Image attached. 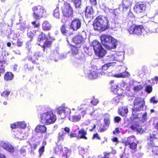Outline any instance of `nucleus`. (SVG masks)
Segmentation results:
<instances>
[{"label":"nucleus","instance_id":"46","mask_svg":"<svg viewBox=\"0 0 158 158\" xmlns=\"http://www.w3.org/2000/svg\"><path fill=\"white\" fill-rule=\"evenodd\" d=\"M26 147H27V146H23L20 150V153L21 154L23 155V156H24L25 155L26 150L25 148Z\"/></svg>","mask_w":158,"mask_h":158},{"label":"nucleus","instance_id":"47","mask_svg":"<svg viewBox=\"0 0 158 158\" xmlns=\"http://www.w3.org/2000/svg\"><path fill=\"white\" fill-rule=\"evenodd\" d=\"M44 148L41 147L39 150V157H40L44 151Z\"/></svg>","mask_w":158,"mask_h":158},{"label":"nucleus","instance_id":"20","mask_svg":"<svg viewBox=\"0 0 158 158\" xmlns=\"http://www.w3.org/2000/svg\"><path fill=\"white\" fill-rule=\"evenodd\" d=\"M131 3L129 0H123L122 2L123 10H127L131 5Z\"/></svg>","mask_w":158,"mask_h":158},{"label":"nucleus","instance_id":"34","mask_svg":"<svg viewBox=\"0 0 158 158\" xmlns=\"http://www.w3.org/2000/svg\"><path fill=\"white\" fill-rule=\"evenodd\" d=\"M61 31L62 33L64 35L68 36L69 35L70 33L67 30L64 25H63L62 26V27L61 28Z\"/></svg>","mask_w":158,"mask_h":158},{"label":"nucleus","instance_id":"62","mask_svg":"<svg viewBox=\"0 0 158 158\" xmlns=\"http://www.w3.org/2000/svg\"><path fill=\"white\" fill-rule=\"evenodd\" d=\"M96 124H94V125L93 126V127L90 129H89V131H92L94 130L95 129V128H96Z\"/></svg>","mask_w":158,"mask_h":158},{"label":"nucleus","instance_id":"4","mask_svg":"<svg viewBox=\"0 0 158 158\" xmlns=\"http://www.w3.org/2000/svg\"><path fill=\"white\" fill-rule=\"evenodd\" d=\"M56 120V115L51 111L44 113L41 116V122L44 124L49 125L53 124Z\"/></svg>","mask_w":158,"mask_h":158},{"label":"nucleus","instance_id":"35","mask_svg":"<svg viewBox=\"0 0 158 158\" xmlns=\"http://www.w3.org/2000/svg\"><path fill=\"white\" fill-rule=\"evenodd\" d=\"M53 15L56 19H58L60 18V13L58 8L56 7L54 10Z\"/></svg>","mask_w":158,"mask_h":158},{"label":"nucleus","instance_id":"30","mask_svg":"<svg viewBox=\"0 0 158 158\" xmlns=\"http://www.w3.org/2000/svg\"><path fill=\"white\" fill-rule=\"evenodd\" d=\"M87 133L86 131H85L84 129H82L81 130H80V134L81 135L80 136V138H82L85 139H87V137L86 136Z\"/></svg>","mask_w":158,"mask_h":158},{"label":"nucleus","instance_id":"26","mask_svg":"<svg viewBox=\"0 0 158 158\" xmlns=\"http://www.w3.org/2000/svg\"><path fill=\"white\" fill-rule=\"evenodd\" d=\"M47 130L46 127L44 125H38L35 129L36 131L37 132H40L44 133Z\"/></svg>","mask_w":158,"mask_h":158},{"label":"nucleus","instance_id":"43","mask_svg":"<svg viewBox=\"0 0 158 158\" xmlns=\"http://www.w3.org/2000/svg\"><path fill=\"white\" fill-rule=\"evenodd\" d=\"M148 114L146 112H145L142 115V122H144L147 121V119Z\"/></svg>","mask_w":158,"mask_h":158},{"label":"nucleus","instance_id":"53","mask_svg":"<svg viewBox=\"0 0 158 158\" xmlns=\"http://www.w3.org/2000/svg\"><path fill=\"white\" fill-rule=\"evenodd\" d=\"M52 56L53 57L57 58L59 57V54L57 51H56L53 52Z\"/></svg>","mask_w":158,"mask_h":158},{"label":"nucleus","instance_id":"10","mask_svg":"<svg viewBox=\"0 0 158 158\" xmlns=\"http://www.w3.org/2000/svg\"><path fill=\"white\" fill-rule=\"evenodd\" d=\"M136 140L134 136L128 137L127 140L124 142L126 146L129 145V148L132 150H135L137 148L138 142H135Z\"/></svg>","mask_w":158,"mask_h":158},{"label":"nucleus","instance_id":"44","mask_svg":"<svg viewBox=\"0 0 158 158\" xmlns=\"http://www.w3.org/2000/svg\"><path fill=\"white\" fill-rule=\"evenodd\" d=\"M39 142H37L36 143L33 144L32 146L30 143H29V144L28 146H29V147L32 148L34 150H35L36 149L37 146L39 144Z\"/></svg>","mask_w":158,"mask_h":158},{"label":"nucleus","instance_id":"32","mask_svg":"<svg viewBox=\"0 0 158 158\" xmlns=\"http://www.w3.org/2000/svg\"><path fill=\"white\" fill-rule=\"evenodd\" d=\"M143 89V86L141 85H135L133 88V90L136 92H139L142 90Z\"/></svg>","mask_w":158,"mask_h":158},{"label":"nucleus","instance_id":"28","mask_svg":"<svg viewBox=\"0 0 158 158\" xmlns=\"http://www.w3.org/2000/svg\"><path fill=\"white\" fill-rule=\"evenodd\" d=\"M42 28L44 30H49L51 28V26L48 22L44 21L42 24Z\"/></svg>","mask_w":158,"mask_h":158},{"label":"nucleus","instance_id":"48","mask_svg":"<svg viewBox=\"0 0 158 158\" xmlns=\"http://www.w3.org/2000/svg\"><path fill=\"white\" fill-rule=\"evenodd\" d=\"M91 103L92 104L95 106L98 103V101L97 99L94 98L91 101Z\"/></svg>","mask_w":158,"mask_h":158},{"label":"nucleus","instance_id":"49","mask_svg":"<svg viewBox=\"0 0 158 158\" xmlns=\"http://www.w3.org/2000/svg\"><path fill=\"white\" fill-rule=\"evenodd\" d=\"M10 92L6 90L3 92L1 94L2 96L7 97L10 93Z\"/></svg>","mask_w":158,"mask_h":158},{"label":"nucleus","instance_id":"22","mask_svg":"<svg viewBox=\"0 0 158 158\" xmlns=\"http://www.w3.org/2000/svg\"><path fill=\"white\" fill-rule=\"evenodd\" d=\"M122 68L120 69V71L121 72L119 73L118 74H116L114 75V77H122L124 78L127 77L129 75V74L126 69H125L123 71H121V70L122 69Z\"/></svg>","mask_w":158,"mask_h":158},{"label":"nucleus","instance_id":"52","mask_svg":"<svg viewBox=\"0 0 158 158\" xmlns=\"http://www.w3.org/2000/svg\"><path fill=\"white\" fill-rule=\"evenodd\" d=\"M79 1V0H74V3L75 7H76V8L79 7V3H78Z\"/></svg>","mask_w":158,"mask_h":158},{"label":"nucleus","instance_id":"16","mask_svg":"<svg viewBox=\"0 0 158 158\" xmlns=\"http://www.w3.org/2000/svg\"><path fill=\"white\" fill-rule=\"evenodd\" d=\"M128 110L127 106H123L119 107L118 110V114L122 117H126Z\"/></svg>","mask_w":158,"mask_h":158},{"label":"nucleus","instance_id":"64","mask_svg":"<svg viewBox=\"0 0 158 158\" xmlns=\"http://www.w3.org/2000/svg\"><path fill=\"white\" fill-rule=\"evenodd\" d=\"M64 131L67 133H69L70 131V129L68 127H65L64 128Z\"/></svg>","mask_w":158,"mask_h":158},{"label":"nucleus","instance_id":"63","mask_svg":"<svg viewBox=\"0 0 158 158\" xmlns=\"http://www.w3.org/2000/svg\"><path fill=\"white\" fill-rule=\"evenodd\" d=\"M32 23L34 26L35 27H38L39 26L38 23L37 24H36L35 22H33Z\"/></svg>","mask_w":158,"mask_h":158},{"label":"nucleus","instance_id":"6","mask_svg":"<svg viewBox=\"0 0 158 158\" xmlns=\"http://www.w3.org/2000/svg\"><path fill=\"white\" fill-rule=\"evenodd\" d=\"M32 10L33 12V16L35 19H38L45 15L46 11L42 6L38 5L33 7Z\"/></svg>","mask_w":158,"mask_h":158},{"label":"nucleus","instance_id":"13","mask_svg":"<svg viewBox=\"0 0 158 158\" xmlns=\"http://www.w3.org/2000/svg\"><path fill=\"white\" fill-rule=\"evenodd\" d=\"M0 146L3 149L9 152L13 153L15 151L14 147L8 142L4 141H1Z\"/></svg>","mask_w":158,"mask_h":158},{"label":"nucleus","instance_id":"59","mask_svg":"<svg viewBox=\"0 0 158 158\" xmlns=\"http://www.w3.org/2000/svg\"><path fill=\"white\" fill-rule=\"evenodd\" d=\"M90 3L92 6H96L97 4V1H95L94 2H90Z\"/></svg>","mask_w":158,"mask_h":158},{"label":"nucleus","instance_id":"38","mask_svg":"<svg viewBox=\"0 0 158 158\" xmlns=\"http://www.w3.org/2000/svg\"><path fill=\"white\" fill-rule=\"evenodd\" d=\"M69 119L73 122H77L79 120V117L78 115H73Z\"/></svg>","mask_w":158,"mask_h":158},{"label":"nucleus","instance_id":"36","mask_svg":"<svg viewBox=\"0 0 158 158\" xmlns=\"http://www.w3.org/2000/svg\"><path fill=\"white\" fill-rule=\"evenodd\" d=\"M73 48L72 49V54L73 56H75L78 53V50L77 49V48H78V46H73Z\"/></svg>","mask_w":158,"mask_h":158},{"label":"nucleus","instance_id":"39","mask_svg":"<svg viewBox=\"0 0 158 158\" xmlns=\"http://www.w3.org/2000/svg\"><path fill=\"white\" fill-rule=\"evenodd\" d=\"M158 137L156 134H150L148 139L151 141H152L155 139H158Z\"/></svg>","mask_w":158,"mask_h":158},{"label":"nucleus","instance_id":"31","mask_svg":"<svg viewBox=\"0 0 158 158\" xmlns=\"http://www.w3.org/2000/svg\"><path fill=\"white\" fill-rule=\"evenodd\" d=\"M115 63L114 62H109L108 63L102 66V69L104 71L106 70L110 66H113V64Z\"/></svg>","mask_w":158,"mask_h":158},{"label":"nucleus","instance_id":"61","mask_svg":"<svg viewBox=\"0 0 158 158\" xmlns=\"http://www.w3.org/2000/svg\"><path fill=\"white\" fill-rule=\"evenodd\" d=\"M154 128L156 130H158V122L154 125Z\"/></svg>","mask_w":158,"mask_h":158},{"label":"nucleus","instance_id":"27","mask_svg":"<svg viewBox=\"0 0 158 158\" xmlns=\"http://www.w3.org/2000/svg\"><path fill=\"white\" fill-rule=\"evenodd\" d=\"M41 55V54L40 52L38 51L34 53L33 56L31 58H28V60L32 61H35L38 59V57L40 56Z\"/></svg>","mask_w":158,"mask_h":158},{"label":"nucleus","instance_id":"51","mask_svg":"<svg viewBox=\"0 0 158 158\" xmlns=\"http://www.w3.org/2000/svg\"><path fill=\"white\" fill-rule=\"evenodd\" d=\"M121 118L118 116H115L114 118V121L116 123H118L121 121Z\"/></svg>","mask_w":158,"mask_h":158},{"label":"nucleus","instance_id":"57","mask_svg":"<svg viewBox=\"0 0 158 158\" xmlns=\"http://www.w3.org/2000/svg\"><path fill=\"white\" fill-rule=\"evenodd\" d=\"M112 140L113 142H116L117 143L118 142V138L116 137H114L112 139Z\"/></svg>","mask_w":158,"mask_h":158},{"label":"nucleus","instance_id":"2","mask_svg":"<svg viewBox=\"0 0 158 158\" xmlns=\"http://www.w3.org/2000/svg\"><path fill=\"white\" fill-rule=\"evenodd\" d=\"M95 30L103 31L110 27L109 21L107 18L102 15L98 16L93 24Z\"/></svg>","mask_w":158,"mask_h":158},{"label":"nucleus","instance_id":"24","mask_svg":"<svg viewBox=\"0 0 158 158\" xmlns=\"http://www.w3.org/2000/svg\"><path fill=\"white\" fill-rule=\"evenodd\" d=\"M98 77V74L96 71H90L88 74V77L90 79H93L97 78Z\"/></svg>","mask_w":158,"mask_h":158},{"label":"nucleus","instance_id":"55","mask_svg":"<svg viewBox=\"0 0 158 158\" xmlns=\"http://www.w3.org/2000/svg\"><path fill=\"white\" fill-rule=\"evenodd\" d=\"M120 158H129V157L128 156H126L125 153L123 152L120 155Z\"/></svg>","mask_w":158,"mask_h":158},{"label":"nucleus","instance_id":"15","mask_svg":"<svg viewBox=\"0 0 158 158\" xmlns=\"http://www.w3.org/2000/svg\"><path fill=\"white\" fill-rule=\"evenodd\" d=\"M62 150L63 151V153L62 158H68L67 154V152L68 151L67 148H64L63 149L61 145H58L55 148V152L56 154H58L59 152H61Z\"/></svg>","mask_w":158,"mask_h":158},{"label":"nucleus","instance_id":"18","mask_svg":"<svg viewBox=\"0 0 158 158\" xmlns=\"http://www.w3.org/2000/svg\"><path fill=\"white\" fill-rule=\"evenodd\" d=\"M79 20L75 19L72 22L70 26V28L74 31L77 30L79 27Z\"/></svg>","mask_w":158,"mask_h":158},{"label":"nucleus","instance_id":"37","mask_svg":"<svg viewBox=\"0 0 158 158\" xmlns=\"http://www.w3.org/2000/svg\"><path fill=\"white\" fill-rule=\"evenodd\" d=\"M65 135V133L63 131L60 132L58 134L57 139L59 141L60 140L63 141L64 138V136Z\"/></svg>","mask_w":158,"mask_h":158},{"label":"nucleus","instance_id":"19","mask_svg":"<svg viewBox=\"0 0 158 158\" xmlns=\"http://www.w3.org/2000/svg\"><path fill=\"white\" fill-rule=\"evenodd\" d=\"M149 146L152 150V154L158 156V146H155L153 143L152 142L149 144Z\"/></svg>","mask_w":158,"mask_h":158},{"label":"nucleus","instance_id":"40","mask_svg":"<svg viewBox=\"0 0 158 158\" xmlns=\"http://www.w3.org/2000/svg\"><path fill=\"white\" fill-rule=\"evenodd\" d=\"M73 42L76 44V46H78L79 42V36L76 35L73 37L72 40Z\"/></svg>","mask_w":158,"mask_h":158},{"label":"nucleus","instance_id":"9","mask_svg":"<svg viewBox=\"0 0 158 158\" xmlns=\"http://www.w3.org/2000/svg\"><path fill=\"white\" fill-rule=\"evenodd\" d=\"M55 111L57 114L60 115L61 118H65L69 115L71 112L69 109L62 106L56 107Z\"/></svg>","mask_w":158,"mask_h":158},{"label":"nucleus","instance_id":"23","mask_svg":"<svg viewBox=\"0 0 158 158\" xmlns=\"http://www.w3.org/2000/svg\"><path fill=\"white\" fill-rule=\"evenodd\" d=\"M92 7H86L85 9V16L86 18H90L92 17Z\"/></svg>","mask_w":158,"mask_h":158},{"label":"nucleus","instance_id":"33","mask_svg":"<svg viewBox=\"0 0 158 158\" xmlns=\"http://www.w3.org/2000/svg\"><path fill=\"white\" fill-rule=\"evenodd\" d=\"M116 55L115 54L109 55L106 58V60L110 61V62H113V61L115 60H116Z\"/></svg>","mask_w":158,"mask_h":158},{"label":"nucleus","instance_id":"11","mask_svg":"<svg viewBox=\"0 0 158 158\" xmlns=\"http://www.w3.org/2000/svg\"><path fill=\"white\" fill-rule=\"evenodd\" d=\"M62 13L65 17H72L73 15V10L69 4L64 2V6L62 8Z\"/></svg>","mask_w":158,"mask_h":158},{"label":"nucleus","instance_id":"54","mask_svg":"<svg viewBox=\"0 0 158 158\" xmlns=\"http://www.w3.org/2000/svg\"><path fill=\"white\" fill-rule=\"evenodd\" d=\"M69 137L71 138L74 137H76L77 136V135L76 133H71L69 135Z\"/></svg>","mask_w":158,"mask_h":158},{"label":"nucleus","instance_id":"21","mask_svg":"<svg viewBox=\"0 0 158 158\" xmlns=\"http://www.w3.org/2000/svg\"><path fill=\"white\" fill-rule=\"evenodd\" d=\"M104 116V124L109 127L110 124V116L108 114L106 113L105 114Z\"/></svg>","mask_w":158,"mask_h":158},{"label":"nucleus","instance_id":"58","mask_svg":"<svg viewBox=\"0 0 158 158\" xmlns=\"http://www.w3.org/2000/svg\"><path fill=\"white\" fill-rule=\"evenodd\" d=\"M120 132L119 129L118 127H116L115 129V131H113V133L114 134H115L116 133H118Z\"/></svg>","mask_w":158,"mask_h":158},{"label":"nucleus","instance_id":"8","mask_svg":"<svg viewBox=\"0 0 158 158\" xmlns=\"http://www.w3.org/2000/svg\"><path fill=\"white\" fill-rule=\"evenodd\" d=\"M52 42L49 39L45 37V35L42 32L40 33L38 37V44L39 45L45 48L48 47L51 44Z\"/></svg>","mask_w":158,"mask_h":158},{"label":"nucleus","instance_id":"60","mask_svg":"<svg viewBox=\"0 0 158 158\" xmlns=\"http://www.w3.org/2000/svg\"><path fill=\"white\" fill-rule=\"evenodd\" d=\"M18 66L17 64H15L13 67V69L14 71H17L18 70Z\"/></svg>","mask_w":158,"mask_h":158},{"label":"nucleus","instance_id":"25","mask_svg":"<svg viewBox=\"0 0 158 158\" xmlns=\"http://www.w3.org/2000/svg\"><path fill=\"white\" fill-rule=\"evenodd\" d=\"M6 64V62L5 60L0 59V76L1 74L5 72L4 68Z\"/></svg>","mask_w":158,"mask_h":158},{"label":"nucleus","instance_id":"17","mask_svg":"<svg viewBox=\"0 0 158 158\" xmlns=\"http://www.w3.org/2000/svg\"><path fill=\"white\" fill-rule=\"evenodd\" d=\"M10 126L12 129L24 128L26 126V124L24 121L17 122L12 124Z\"/></svg>","mask_w":158,"mask_h":158},{"label":"nucleus","instance_id":"5","mask_svg":"<svg viewBox=\"0 0 158 158\" xmlns=\"http://www.w3.org/2000/svg\"><path fill=\"white\" fill-rule=\"evenodd\" d=\"M92 46L96 55L101 57L104 56L106 52V50L102 48L101 44L99 42L94 40L92 43Z\"/></svg>","mask_w":158,"mask_h":158},{"label":"nucleus","instance_id":"1","mask_svg":"<svg viewBox=\"0 0 158 158\" xmlns=\"http://www.w3.org/2000/svg\"><path fill=\"white\" fill-rule=\"evenodd\" d=\"M145 103L143 99L139 97H136L134 101L133 106L131 109V117L133 119L139 118V113L140 112L143 110Z\"/></svg>","mask_w":158,"mask_h":158},{"label":"nucleus","instance_id":"56","mask_svg":"<svg viewBox=\"0 0 158 158\" xmlns=\"http://www.w3.org/2000/svg\"><path fill=\"white\" fill-rule=\"evenodd\" d=\"M110 154V153H105L104 156L102 158H109V157Z\"/></svg>","mask_w":158,"mask_h":158},{"label":"nucleus","instance_id":"7","mask_svg":"<svg viewBox=\"0 0 158 158\" xmlns=\"http://www.w3.org/2000/svg\"><path fill=\"white\" fill-rule=\"evenodd\" d=\"M143 27L142 25H136L133 24L127 29V31L131 34L141 35Z\"/></svg>","mask_w":158,"mask_h":158},{"label":"nucleus","instance_id":"41","mask_svg":"<svg viewBox=\"0 0 158 158\" xmlns=\"http://www.w3.org/2000/svg\"><path fill=\"white\" fill-rule=\"evenodd\" d=\"M152 88L150 85H147L145 89V91L148 94H150L152 92Z\"/></svg>","mask_w":158,"mask_h":158},{"label":"nucleus","instance_id":"50","mask_svg":"<svg viewBox=\"0 0 158 158\" xmlns=\"http://www.w3.org/2000/svg\"><path fill=\"white\" fill-rule=\"evenodd\" d=\"M95 138H97L98 140L101 139L100 137L99 136V135L98 133L94 134L93 135V139H95Z\"/></svg>","mask_w":158,"mask_h":158},{"label":"nucleus","instance_id":"42","mask_svg":"<svg viewBox=\"0 0 158 158\" xmlns=\"http://www.w3.org/2000/svg\"><path fill=\"white\" fill-rule=\"evenodd\" d=\"M108 127L104 124L102 127H100L98 130V131L100 132H105L108 129Z\"/></svg>","mask_w":158,"mask_h":158},{"label":"nucleus","instance_id":"14","mask_svg":"<svg viewBox=\"0 0 158 158\" xmlns=\"http://www.w3.org/2000/svg\"><path fill=\"white\" fill-rule=\"evenodd\" d=\"M130 128L134 131H135L139 133H142L143 131L141 126L140 125L137 121L133 122L132 125L130 126Z\"/></svg>","mask_w":158,"mask_h":158},{"label":"nucleus","instance_id":"3","mask_svg":"<svg viewBox=\"0 0 158 158\" xmlns=\"http://www.w3.org/2000/svg\"><path fill=\"white\" fill-rule=\"evenodd\" d=\"M100 38L101 43L106 49L111 50L116 47L117 42L111 36L108 35L102 34Z\"/></svg>","mask_w":158,"mask_h":158},{"label":"nucleus","instance_id":"12","mask_svg":"<svg viewBox=\"0 0 158 158\" xmlns=\"http://www.w3.org/2000/svg\"><path fill=\"white\" fill-rule=\"evenodd\" d=\"M146 7V4L143 3H137L134 7V11L138 14L144 13Z\"/></svg>","mask_w":158,"mask_h":158},{"label":"nucleus","instance_id":"45","mask_svg":"<svg viewBox=\"0 0 158 158\" xmlns=\"http://www.w3.org/2000/svg\"><path fill=\"white\" fill-rule=\"evenodd\" d=\"M150 103L153 104H156L158 102V100L156 99V98L155 96L152 97L150 100Z\"/></svg>","mask_w":158,"mask_h":158},{"label":"nucleus","instance_id":"29","mask_svg":"<svg viewBox=\"0 0 158 158\" xmlns=\"http://www.w3.org/2000/svg\"><path fill=\"white\" fill-rule=\"evenodd\" d=\"M14 77V75L10 72H7L4 76V79L6 80L9 81L12 80Z\"/></svg>","mask_w":158,"mask_h":158}]
</instances>
